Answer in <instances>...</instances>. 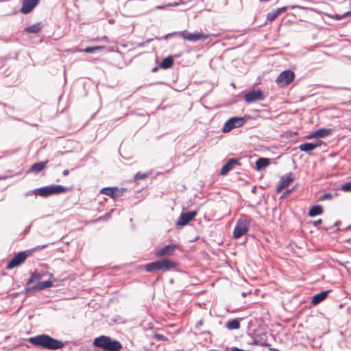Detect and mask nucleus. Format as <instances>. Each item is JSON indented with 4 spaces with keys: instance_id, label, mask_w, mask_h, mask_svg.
<instances>
[{
    "instance_id": "obj_1",
    "label": "nucleus",
    "mask_w": 351,
    "mask_h": 351,
    "mask_svg": "<svg viewBox=\"0 0 351 351\" xmlns=\"http://www.w3.org/2000/svg\"><path fill=\"white\" fill-rule=\"evenodd\" d=\"M28 341L36 346L47 350H57L62 348L64 346V343L62 341L47 335H39L30 337Z\"/></svg>"
},
{
    "instance_id": "obj_2",
    "label": "nucleus",
    "mask_w": 351,
    "mask_h": 351,
    "mask_svg": "<svg viewBox=\"0 0 351 351\" xmlns=\"http://www.w3.org/2000/svg\"><path fill=\"white\" fill-rule=\"evenodd\" d=\"M93 345L102 351H119L122 348V345L119 341L113 340L106 335H101L95 338Z\"/></svg>"
},
{
    "instance_id": "obj_3",
    "label": "nucleus",
    "mask_w": 351,
    "mask_h": 351,
    "mask_svg": "<svg viewBox=\"0 0 351 351\" xmlns=\"http://www.w3.org/2000/svg\"><path fill=\"white\" fill-rule=\"evenodd\" d=\"M46 247H47V245H43L42 246H38L33 250H28L19 252L9 261L6 266V269H12L20 266L25 261L28 256L32 254L34 251L40 250Z\"/></svg>"
},
{
    "instance_id": "obj_4",
    "label": "nucleus",
    "mask_w": 351,
    "mask_h": 351,
    "mask_svg": "<svg viewBox=\"0 0 351 351\" xmlns=\"http://www.w3.org/2000/svg\"><path fill=\"white\" fill-rule=\"evenodd\" d=\"M251 223L250 217L241 215L236 223L233 230L232 236L234 239H239L244 234H247Z\"/></svg>"
},
{
    "instance_id": "obj_5",
    "label": "nucleus",
    "mask_w": 351,
    "mask_h": 351,
    "mask_svg": "<svg viewBox=\"0 0 351 351\" xmlns=\"http://www.w3.org/2000/svg\"><path fill=\"white\" fill-rule=\"evenodd\" d=\"M177 266V263L169 259L164 258L160 261H154L145 265V269L148 272H153L158 270L167 271Z\"/></svg>"
},
{
    "instance_id": "obj_6",
    "label": "nucleus",
    "mask_w": 351,
    "mask_h": 351,
    "mask_svg": "<svg viewBox=\"0 0 351 351\" xmlns=\"http://www.w3.org/2000/svg\"><path fill=\"white\" fill-rule=\"evenodd\" d=\"M70 190V188L63 186L61 185H56V186H48L38 188L35 190L34 193L36 195H39L40 197H46L54 194H60L64 193Z\"/></svg>"
},
{
    "instance_id": "obj_7",
    "label": "nucleus",
    "mask_w": 351,
    "mask_h": 351,
    "mask_svg": "<svg viewBox=\"0 0 351 351\" xmlns=\"http://www.w3.org/2000/svg\"><path fill=\"white\" fill-rule=\"evenodd\" d=\"M295 78V73L291 70L281 72L276 80V84L280 87H285L291 83Z\"/></svg>"
},
{
    "instance_id": "obj_8",
    "label": "nucleus",
    "mask_w": 351,
    "mask_h": 351,
    "mask_svg": "<svg viewBox=\"0 0 351 351\" xmlns=\"http://www.w3.org/2000/svg\"><path fill=\"white\" fill-rule=\"evenodd\" d=\"M126 191L125 188L114 187H104L100 190V193L106 195L113 199H116L123 195Z\"/></svg>"
},
{
    "instance_id": "obj_9",
    "label": "nucleus",
    "mask_w": 351,
    "mask_h": 351,
    "mask_svg": "<svg viewBox=\"0 0 351 351\" xmlns=\"http://www.w3.org/2000/svg\"><path fill=\"white\" fill-rule=\"evenodd\" d=\"M180 36L183 39L191 42H196L200 40H204L208 38V35H206L201 32L188 33L186 31L180 32Z\"/></svg>"
},
{
    "instance_id": "obj_10",
    "label": "nucleus",
    "mask_w": 351,
    "mask_h": 351,
    "mask_svg": "<svg viewBox=\"0 0 351 351\" xmlns=\"http://www.w3.org/2000/svg\"><path fill=\"white\" fill-rule=\"evenodd\" d=\"M197 215V211L194 210L188 213H182L180 214L176 225L178 226H184L188 224L190 221L193 220L195 216Z\"/></svg>"
},
{
    "instance_id": "obj_11",
    "label": "nucleus",
    "mask_w": 351,
    "mask_h": 351,
    "mask_svg": "<svg viewBox=\"0 0 351 351\" xmlns=\"http://www.w3.org/2000/svg\"><path fill=\"white\" fill-rule=\"evenodd\" d=\"M294 176L291 172L282 176L277 186L276 192L280 193L284 189L288 187L294 180Z\"/></svg>"
},
{
    "instance_id": "obj_12",
    "label": "nucleus",
    "mask_w": 351,
    "mask_h": 351,
    "mask_svg": "<svg viewBox=\"0 0 351 351\" xmlns=\"http://www.w3.org/2000/svg\"><path fill=\"white\" fill-rule=\"evenodd\" d=\"M178 248L176 244H171L165 245L156 252V256L163 257L169 256L173 254L175 250Z\"/></svg>"
},
{
    "instance_id": "obj_13",
    "label": "nucleus",
    "mask_w": 351,
    "mask_h": 351,
    "mask_svg": "<svg viewBox=\"0 0 351 351\" xmlns=\"http://www.w3.org/2000/svg\"><path fill=\"white\" fill-rule=\"evenodd\" d=\"M264 99L263 93L261 90H252L247 94L244 97V99L247 103H252L256 101H261Z\"/></svg>"
},
{
    "instance_id": "obj_14",
    "label": "nucleus",
    "mask_w": 351,
    "mask_h": 351,
    "mask_svg": "<svg viewBox=\"0 0 351 351\" xmlns=\"http://www.w3.org/2000/svg\"><path fill=\"white\" fill-rule=\"evenodd\" d=\"M39 2L40 0H23L20 11L23 14H28L33 10Z\"/></svg>"
},
{
    "instance_id": "obj_15",
    "label": "nucleus",
    "mask_w": 351,
    "mask_h": 351,
    "mask_svg": "<svg viewBox=\"0 0 351 351\" xmlns=\"http://www.w3.org/2000/svg\"><path fill=\"white\" fill-rule=\"evenodd\" d=\"M332 130L331 128H321L311 133L307 138H324L332 134Z\"/></svg>"
},
{
    "instance_id": "obj_16",
    "label": "nucleus",
    "mask_w": 351,
    "mask_h": 351,
    "mask_svg": "<svg viewBox=\"0 0 351 351\" xmlns=\"http://www.w3.org/2000/svg\"><path fill=\"white\" fill-rule=\"evenodd\" d=\"M322 141H317L315 143H306L300 145L299 149L302 152H309L322 145Z\"/></svg>"
},
{
    "instance_id": "obj_17",
    "label": "nucleus",
    "mask_w": 351,
    "mask_h": 351,
    "mask_svg": "<svg viewBox=\"0 0 351 351\" xmlns=\"http://www.w3.org/2000/svg\"><path fill=\"white\" fill-rule=\"evenodd\" d=\"M239 163L238 159L231 158L223 166L221 169L220 173L222 176L226 175L230 170L232 169L233 167Z\"/></svg>"
},
{
    "instance_id": "obj_18",
    "label": "nucleus",
    "mask_w": 351,
    "mask_h": 351,
    "mask_svg": "<svg viewBox=\"0 0 351 351\" xmlns=\"http://www.w3.org/2000/svg\"><path fill=\"white\" fill-rule=\"evenodd\" d=\"M256 169H261L268 167L270 165V159L267 158H260L256 161Z\"/></svg>"
},
{
    "instance_id": "obj_19",
    "label": "nucleus",
    "mask_w": 351,
    "mask_h": 351,
    "mask_svg": "<svg viewBox=\"0 0 351 351\" xmlns=\"http://www.w3.org/2000/svg\"><path fill=\"white\" fill-rule=\"evenodd\" d=\"M329 292L330 291H325L315 294L312 299V303L313 304H317L322 302L326 298Z\"/></svg>"
},
{
    "instance_id": "obj_20",
    "label": "nucleus",
    "mask_w": 351,
    "mask_h": 351,
    "mask_svg": "<svg viewBox=\"0 0 351 351\" xmlns=\"http://www.w3.org/2000/svg\"><path fill=\"white\" fill-rule=\"evenodd\" d=\"M47 162L48 161H45L33 164L31 167L30 171L35 173L40 172L46 168Z\"/></svg>"
},
{
    "instance_id": "obj_21",
    "label": "nucleus",
    "mask_w": 351,
    "mask_h": 351,
    "mask_svg": "<svg viewBox=\"0 0 351 351\" xmlns=\"http://www.w3.org/2000/svg\"><path fill=\"white\" fill-rule=\"evenodd\" d=\"M236 117H232L229 120H228L223 127V132H228L231 131L232 129L235 128L234 122L237 121Z\"/></svg>"
},
{
    "instance_id": "obj_22",
    "label": "nucleus",
    "mask_w": 351,
    "mask_h": 351,
    "mask_svg": "<svg viewBox=\"0 0 351 351\" xmlns=\"http://www.w3.org/2000/svg\"><path fill=\"white\" fill-rule=\"evenodd\" d=\"M173 64V59L171 56L164 58L160 64V67L162 69H169Z\"/></svg>"
},
{
    "instance_id": "obj_23",
    "label": "nucleus",
    "mask_w": 351,
    "mask_h": 351,
    "mask_svg": "<svg viewBox=\"0 0 351 351\" xmlns=\"http://www.w3.org/2000/svg\"><path fill=\"white\" fill-rule=\"evenodd\" d=\"M323 213V208L321 206H313L311 208L308 212V215L310 217H315L319 215H322Z\"/></svg>"
},
{
    "instance_id": "obj_24",
    "label": "nucleus",
    "mask_w": 351,
    "mask_h": 351,
    "mask_svg": "<svg viewBox=\"0 0 351 351\" xmlns=\"http://www.w3.org/2000/svg\"><path fill=\"white\" fill-rule=\"evenodd\" d=\"M106 47L104 46L87 47L84 49H75L74 51L93 53L96 51L103 50Z\"/></svg>"
},
{
    "instance_id": "obj_25",
    "label": "nucleus",
    "mask_w": 351,
    "mask_h": 351,
    "mask_svg": "<svg viewBox=\"0 0 351 351\" xmlns=\"http://www.w3.org/2000/svg\"><path fill=\"white\" fill-rule=\"evenodd\" d=\"M41 28H42L41 23H38L33 24L32 25L26 27L25 29V31L28 33L36 34V33L39 32L40 31Z\"/></svg>"
},
{
    "instance_id": "obj_26",
    "label": "nucleus",
    "mask_w": 351,
    "mask_h": 351,
    "mask_svg": "<svg viewBox=\"0 0 351 351\" xmlns=\"http://www.w3.org/2000/svg\"><path fill=\"white\" fill-rule=\"evenodd\" d=\"M240 327V323L237 319H232L226 323V328L229 330L238 329Z\"/></svg>"
},
{
    "instance_id": "obj_27",
    "label": "nucleus",
    "mask_w": 351,
    "mask_h": 351,
    "mask_svg": "<svg viewBox=\"0 0 351 351\" xmlns=\"http://www.w3.org/2000/svg\"><path fill=\"white\" fill-rule=\"evenodd\" d=\"M52 285H53V283L51 281L46 280V281L39 282L36 286V289L38 290H43L46 288L51 287H52Z\"/></svg>"
},
{
    "instance_id": "obj_28",
    "label": "nucleus",
    "mask_w": 351,
    "mask_h": 351,
    "mask_svg": "<svg viewBox=\"0 0 351 351\" xmlns=\"http://www.w3.org/2000/svg\"><path fill=\"white\" fill-rule=\"evenodd\" d=\"M278 16V12H276V11L273 12H270V13H268L267 15V20L269 21H273Z\"/></svg>"
},
{
    "instance_id": "obj_29",
    "label": "nucleus",
    "mask_w": 351,
    "mask_h": 351,
    "mask_svg": "<svg viewBox=\"0 0 351 351\" xmlns=\"http://www.w3.org/2000/svg\"><path fill=\"white\" fill-rule=\"evenodd\" d=\"M350 14V12H347L344 13L343 15H339V14H335L331 15L330 17L335 20H341L343 18L349 16Z\"/></svg>"
},
{
    "instance_id": "obj_30",
    "label": "nucleus",
    "mask_w": 351,
    "mask_h": 351,
    "mask_svg": "<svg viewBox=\"0 0 351 351\" xmlns=\"http://www.w3.org/2000/svg\"><path fill=\"white\" fill-rule=\"evenodd\" d=\"M154 338L157 340V341H168V338L167 337H165V335H161V334H155L154 335Z\"/></svg>"
},
{
    "instance_id": "obj_31",
    "label": "nucleus",
    "mask_w": 351,
    "mask_h": 351,
    "mask_svg": "<svg viewBox=\"0 0 351 351\" xmlns=\"http://www.w3.org/2000/svg\"><path fill=\"white\" fill-rule=\"evenodd\" d=\"M340 189L345 192H351V182L343 184Z\"/></svg>"
},
{
    "instance_id": "obj_32",
    "label": "nucleus",
    "mask_w": 351,
    "mask_h": 351,
    "mask_svg": "<svg viewBox=\"0 0 351 351\" xmlns=\"http://www.w3.org/2000/svg\"><path fill=\"white\" fill-rule=\"evenodd\" d=\"M237 121L234 122L233 124L234 125L235 128H239L243 125L244 123V119L242 117H236Z\"/></svg>"
},
{
    "instance_id": "obj_33",
    "label": "nucleus",
    "mask_w": 351,
    "mask_h": 351,
    "mask_svg": "<svg viewBox=\"0 0 351 351\" xmlns=\"http://www.w3.org/2000/svg\"><path fill=\"white\" fill-rule=\"evenodd\" d=\"M147 173H137L135 176H134V180H143L145 178H146L147 177Z\"/></svg>"
},
{
    "instance_id": "obj_34",
    "label": "nucleus",
    "mask_w": 351,
    "mask_h": 351,
    "mask_svg": "<svg viewBox=\"0 0 351 351\" xmlns=\"http://www.w3.org/2000/svg\"><path fill=\"white\" fill-rule=\"evenodd\" d=\"M333 197V195L330 193H325L324 195H322L321 197V199L322 200H324V199H332Z\"/></svg>"
},
{
    "instance_id": "obj_35",
    "label": "nucleus",
    "mask_w": 351,
    "mask_h": 351,
    "mask_svg": "<svg viewBox=\"0 0 351 351\" xmlns=\"http://www.w3.org/2000/svg\"><path fill=\"white\" fill-rule=\"evenodd\" d=\"M286 10H287V8L285 7H284V8H280L277 9L276 10V12H278V14L279 16L281 13L285 12Z\"/></svg>"
},
{
    "instance_id": "obj_36",
    "label": "nucleus",
    "mask_w": 351,
    "mask_h": 351,
    "mask_svg": "<svg viewBox=\"0 0 351 351\" xmlns=\"http://www.w3.org/2000/svg\"><path fill=\"white\" fill-rule=\"evenodd\" d=\"M322 223V220L321 219L317 220V221H315L313 222V224L315 226H319V224H321Z\"/></svg>"
},
{
    "instance_id": "obj_37",
    "label": "nucleus",
    "mask_w": 351,
    "mask_h": 351,
    "mask_svg": "<svg viewBox=\"0 0 351 351\" xmlns=\"http://www.w3.org/2000/svg\"><path fill=\"white\" fill-rule=\"evenodd\" d=\"M293 189H292L291 190H287V191H285L283 193L282 197H285L287 196L288 195H289L293 191Z\"/></svg>"
},
{
    "instance_id": "obj_38",
    "label": "nucleus",
    "mask_w": 351,
    "mask_h": 351,
    "mask_svg": "<svg viewBox=\"0 0 351 351\" xmlns=\"http://www.w3.org/2000/svg\"><path fill=\"white\" fill-rule=\"evenodd\" d=\"M69 171L68 169H65V170H64V171H63V172H62V174H63L64 176H68V175H69Z\"/></svg>"
},
{
    "instance_id": "obj_39",
    "label": "nucleus",
    "mask_w": 351,
    "mask_h": 351,
    "mask_svg": "<svg viewBox=\"0 0 351 351\" xmlns=\"http://www.w3.org/2000/svg\"><path fill=\"white\" fill-rule=\"evenodd\" d=\"M131 3H132V1H128V2H127V5H131Z\"/></svg>"
}]
</instances>
